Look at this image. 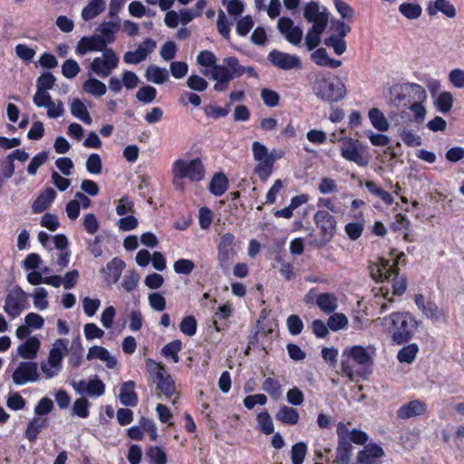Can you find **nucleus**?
Instances as JSON below:
<instances>
[{"label": "nucleus", "instance_id": "cd10ccee", "mask_svg": "<svg viewBox=\"0 0 464 464\" xmlns=\"http://www.w3.org/2000/svg\"><path fill=\"white\" fill-rule=\"evenodd\" d=\"M55 198L56 192L53 188H45L34 201L32 205L33 213L39 214L44 212L53 203Z\"/></svg>", "mask_w": 464, "mask_h": 464}, {"label": "nucleus", "instance_id": "2f4dec72", "mask_svg": "<svg viewBox=\"0 0 464 464\" xmlns=\"http://www.w3.org/2000/svg\"><path fill=\"white\" fill-rule=\"evenodd\" d=\"M311 60L319 66L332 69L338 68L342 65V62L340 60L331 58L324 48H319L312 53Z\"/></svg>", "mask_w": 464, "mask_h": 464}, {"label": "nucleus", "instance_id": "5fc2aeb1", "mask_svg": "<svg viewBox=\"0 0 464 464\" xmlns=\"http://www.w3.org/2000/svg\"><path fill=\"white\" fill-rule=\"evenodd\" d=\"M453 105V96L450 92H442L437 97L435 106L441 113L449 112Z\"/></svg>", "mask_w": 464, "mask_h": 464}, {"label": "nucleus", "instance_id": "09e8293b", "mask_svg": "<svg viewBox=\"0 0 464 464\" xmlns=\"http://www.w3.org/2000/svg\"><path fill=\"white\" fill-rule=\"evenodd\" d=\"M257 164L255 167V173L262 181H266L271 176L274 169V163L272 160L266 158L262 160H256Z\"/></svg>", "mask_w": 464, "mask_h": 464}, {"label": "nucleus", "instance_id": "423d86ee", "mask_svg": "<svg viewBox=\"0 0 464 464\" xmlns=\"http://www.w3.org/2000/svg\"><path fill=\"white\" fill-rule=\"evenodd\" d=\"M225 64L228 66L226 70L225 68H219L218 71V80H221L223 83H219L217 86V92H224L227 89L229 82L236 79L239 78L245 73L247 74L248 77L257 78L258 74L256 69L253 66H243L240 64L239 60L236 56H227L225 57Z\"/></svg>", "mask_w": 464, "mask_h": 464}, {"label": "nucleus", "instance_id": "4d7b16f0", "mask_svg": "<svg viewBox=\"0 0 464 464\" xmlns=\"http://www.w3.org/2000/svg\"><path fill=\"white\" fill-rule=\"evenodd\" d=\"M262 389L274 399H278L282 395L281 384L276 379L271 377L264 381Z\"/></svg>", "mask_w": 464, "mask_h": 464}, {"label": "nucleus", "instance_id": "0eeeda50", "mask_svg": "<svg viewBox=\"0 0 464 464\" xmlns=\"http://www.w3.org/2000/svg\"><path fill=\"white\" fill-rule=\"evenodd\" d=\"M340 153L344 160L359 167H366L371 159L367 148L358 140L352 138H344L341 140Z\"/></svg>", "mask_w": 464, "mask_h": 464}, {"label": "nucleus", "instance_id": "37998d69", "mask_svg": "<svg viewBox=\"0 0 464 464\" xmlns=\"http://www.w3.org/2000/svg\"><path fill=\"white\" fill-rule=\"evenodd\" d=\"M399 12L408 20H416L421 16L422 7L418 3L404 2L399 5Z\"/></svg>", "mask_w": 464, "mask_h": 464}, {"label": "nucleus", "instance_id": "9b49d317", "mask_svg": "<svg viewBox=\"0 0 464 464\" xmlns=\"http://www.w3.org/2000/svg\"><path fill=\"white\" fill-rule=\"evenodd\" d=\"M217 62H218L217 56L214 54L213 52L208 51V50L201 51L197 55V63L199 66L202 67V69L200 71L201 73L204 76L208 77V78L212 79L213 81H215V84H214L213 88L216 92H217V86L219 83H223V82H221V80H218V69L225 68L226 70H227V68H228V66L225 64L226 63L225 58L222 60L221 63H218Z\"/></svg>", "mask_w": 464, "mask_h": 464}, {"label": "nucleus", "instance_id": "393cba45", "mask_svg": "<svg viewBox=\"0 0 464 464\" xmlns=\"http://www.w3.org/2000/svg\"><path fill=\"white\" fill-rule=\"evenodd\" d=\"M314 222L324 237H332L335 233L336 221L328 211L318 210L314 214Z\"/></svg>", "mask_w": 464, "mask_h": 464}, {"label": "nucleus", "instance_id": "412c9836", "mask_svg": "<svg viewBox=\"0 0 464 464\" xmlns=\"http://www.w3.org/2000/svg\"><path fill=\"white\" fill-rule=\"evenodd\" d=\"M91 205L92 201L85 194L77 192L65 206L66 215L69 219L76 220L80 216L81 209H87Z\"/></svg>", "mask_w": 464, "mask_h": 464}, {"label": "nucleus", "instance_id": "338daca9", "mask_svg": "<svg viewBox=\"0 0 464 464\" xmlns=\"http://www.w3.org/2000/svg\"><path fill=\"white\" fill-rule=\"evenodd\" d=\"M80 71L79 63L73 59L66 60L62 65V74L67 79H73Z\"/></svg>", "mask_w": 464, "mask_h": 464}, {"label": "nucleus", "instance_id": "a19ab883", "mask_svg": "<svg viewBox=\"0 0 464 464\" xmlns=\"http://www.w3.org/2000/svg\"><path fill=\"white\" fill-rule=\"evenodd\" d=\"M82 90L93 97H102L106 93L107 87L102 81L91 77L82 83Z\"/></svg>", "mask_w": 464, "mask_h": 464}, {"label": "nucleus", "instance_id": "473e14b6", "mask_svg": "<svg viewBox=\"0 0 464 464\" xmlns=\"http://www.w3.org/2000/svg\"><path fill=\"white\" fill-rule=\"evenodd\" d=\"M154 382L166 398L170 399L177 393L175 381L168 372L162 374V378H157Z\"/></svg>", "mask_w": 464, "mask_h": 464}, {"label": "nucleus", "instance_id": "9d476101", "mask_svg": "<svg viewBox=\"0 0 464 464\" xmlns=\"http://www.w3.org/2000/svg\"><path fill=\"white\" fill-rule=\"evenodd\" d=\"M171 172L178 173L192 182H199L205 178V167L199 158L190 160L177 159L171 166Z\"/></svg>", "mask_w": 464, "mask_h": 464}, {"label": "nucleus", "instance_id": "69168bd1", "mask_svg": "<svg viewBox=\"0 0 464 464\" xmlns=\"http://www.w3.org/2000/svg\"><path fill=\"white\" fill-rule=\"evenodd\" d=\"M55 77L51 72L42 73L36 81V90L48 92L52 90L55 84Z\"/></svg>", "mask_w": 464, "mask_h": 464}, {"label": "nucleus", "instance_id": "4c0bfd02", "mask_svg": "<svg viewBox=\"0 0 464 464\" xmlns=\"http://www.w3.org/2000/svg\"><path fill=\"white\" fill-rule=\"evenodd\" d=\"M228 188V179L224 173H216L210 180L208 189L216 197L222 196Z\"/></svg>", "mask_w": 464, "mask_h": 464}, {"label": "nucleus", "instance_id": "680f3d73", "mask_svg": "<svg viewBox=\"0 0 464 464\" xmlns=\"http://www.w3.org/2000/svg\"><path fill=\"white\" fill-rule=\"evenodd\" d=\"M82 227L84 230L90 234L94 235L100 229V221L93 213H87L82 217Z\"/></svg>", "mask_w": 464, "mask_h": 464}, {"label": "nucleus", "instance_id": "6ab92c4d", "mask_svg": "<svg viewBox=\"0 0 464 464\" xmlns=\"http://www.w3.org/2000/svg\"><path fill=\"white\" fill-rule=\"evenodd\" d=\"M384 456L382 448L376 443H369L359 451L357 462L359 464H382Z\"/></svg>", "mask_w": 464, "mask_h": 464}, {"label": "nucleus", "instance_id": "f704fd0d", "mask_svg": "<svg viewBox=\"0 0 464 464\" xmlns=\"http://www.w3.org/2000/svg\"><path fill=\"white\" fill-rule=\"evenodd\" d=\"M106 7L104 0H90L88 5L82 11V18L84 21H90L102 14Z\"/></svg>", "mask_w": 464, "mask_h": 464}, {"label": "nucleus", "instance_id": "052dcab7", "mask_svg": "<svg viewBox=\"0 0 464 464\" xmlns=\"http://www.w3.org/2000/svg\"><path fill=\"white\" fill-rule=\"evenodd\" d=\"M232 23L228 20L227 15L222 10L218 11L217 27L218 33L226 39H230V26Z\"/></svg>", "mask_w": 464, "mask_h": 464}, {"label": "nucleus", "instance_id": "49530a36", "mask_svg": "<svg viewBox=\"0 0 464 464\" xmlns=\"http://www.w3.org/2000/svg\"><path fill=\"white\" fill-rule=\"evenodd\" d=\"M419 353V346L416 343H410L403 346L397 353V359L402 363H411Z\"/></svg>", "mask_w": 464, "mask_h": 464}, {"label": "nucleus", "instance_id": "7c9ffc66", "mask_svg": "<svg viewBox=\"0 0 464 464\" xmlns=\"http://www.w3.org/2000/svg\"><path fill=\"white\" fill-rule=\"evenodd\" d=\"M48 425V420L44 417H34L28 423L24 436L30 442H34L39 433L46 428Z\"/></svg>", "mask_w": 464, "mask_h": 464}, {"label": "nucleus", "instance_id": "c85d7f7f", "mask_svg": "<svg viewBox=\"0 0 464 464\" xmlns=\"http://www.w3.org/2000/svg\"><path fill=\"white\" fill-rule=\"evenodd\" d=\"M125 268V263L118 257L112 258L103 269L105 273V280L110 284H115L120 279L123 269Z\"/></svg>", "mask_w": 464, "mask_h": 464}, {"label": "nucleus", "instance_id": "864d4df0", "mask_svg": "<svg viewBox=\"0 0 464 464\" xmlns=\"http://www.w3.org/2000/svg\"><path fill=\"white\" fill-rule=\"evenodd\" d=\"M145 454L153 464H167V454L160 447L150 446L146 450Z\"/></svg>", "mask_w": 464, "mask_h": 464}, {"label": "nucleus", "instance_id": "e2e57ef3", "mask_svg": "<svg viewBox=\"0 0 464 464\" xmlns=\"http://www.w3.org/2000/svg\"><path fill=\"white\" fill-rule=\"evenodd\" d=\"M195 267V263L192 260L187 258L178 259L173 264V269L178 275L188 276L192 273Z\"/></svg>", "mask_w": 464, "mask_h": 464}, {"label": "nucleus", "instance_id": "58836bf2", "mask_svg": "<svg viewBox=\"0 0 464 464\" xmlns=\"http://www.w3.org/2000/svg\"><path fill=\"white\" fill-rule=\"evenodd\" d=\"M316 304L324 314H331L338 307L336 296L329 293L318 295L316 297Z\"/></svg>", "mask_w": 464, "mask_h": 464}, {"label": "nucleus", "instance_id": "4be33fe9", "mask_svg": "<svg viewBox=\"0 0 464 464\" xmlns=\"http://www.w3.org/2000/svg\"><path fill=\"white\" fill-rule=\"evenodd\" d=\"M98 34H92L91 36H83L82 37L76 45L75 53L79 56H82L87 53L91 52H103L107 49Z\"/></svg>", "mask_w": 464, "mask_h": 464}, {"label": "nucleus", "instance_id": "f8f14e48", "mask_svg": "<svg viewBox=\"0 0 464 464\" xmlns=\"http://www.w3.org/2000/svg\"><path fill=\"white\" fill-rule=\"evenodd\" d=\"M237 254L236 237L232 233L227 232L220 236L218 244V261L222 269H227L233 263Z\"/></svg>", "mask_w": 464, "mask_h": 464}, {"label": "nucleus", "instance_id": "1a4fd4ad", "mask_svg": "<svg viewBox=\"0 0 464 464\" xmlns=\"http://www.w3.org/2000/svg\"><path fill=\"white\" fill-rule=\"evenodd\" d=\"M29 295L20 286L15 285L10 289L5 298L4 311L10 319L21 315L24 310L29 307Z\"/></svg>", "mask_w": 464, "mask_h": 464}, {"label": "nucleus", "instance_id": "7ed1b4c3", "mask_svg": "<svg viewBox=\"0 0 464 464\" xmlns=\"http://www.w3.org/2000/svg\"><path fill=\"white\" fill-rule=\"evenodd\" d=\"M379 320L396 344L408 343L419 326L416 318L409 312L392 313Z\"/></svg>", "mask_w": 464, "mask_h": 464}, {"label": "nucleus", "instance_id": "8fccbe9b", "mask_svg": "<svg viewBox=\"0 0 464 464\" xmlns=\"http://www.w3.org/2000/svg\"><path fill=\"white\" fill-rule=\"evenodd\" d=\"M257 426L259 430L265 435L274 433V422L270 414L266 411H261L256 416Z\"/></svg>", "mask_w": 464, "mask_h": 464}, {"label": "nucleus", "instance_id": "13d9d810", "mask_svg": "<svg viewBox=\"0 0 464 464\" xmlns=\"http://www.w3.org/2000/svg\"><path fill=\"white\" fill-rule=\"evenodd\" d=\"M198 329V323L193 315H187L185 316L180 324H179V330L180 332L187 335V336H194L197 333Z\"/></svg>", "mask_w": 464, "mask_h": 464}, {"label": "nucleus", "instance_id": "b1692460", "mask_svg": "<svg viewBox=\"0 0 464 464\" xmlns=\"http://www.w3.org/2000/svg\"><path fill=\"white\" fill-rule=\"evenodd\" d=\"M40 348L41 340L36 335H34L18 345L17 354L26 361L33 362L37 357Z\"/></svg>", "mask_w": 464, "mask_h": 464}, {"label": "nucleus", "instance_id": "2eb2a0df", "mask_svg": "<svg viewBox=\"0 0 464 464\" xmlns=\"http://www.w3.org/2000/svg\"><path fill=\"white\" fill-rule=\"evenodd\" d=\"M267 59L275 67L284 71L300 69L302 67V63L298 56L276 49L268 53Z\"/></svg>", "mask_w": 464, "mask_h": 464}, {"label": "nucleus", "instance_id": "bb28decb", "mask_svg": "<svg viewBox=\"0 0 464 464\" xmlns=\"http://www.w3.org/2000/svg\"><path fill=\"white\" fill-rule=\"evenodd\" d=\"M86 359L88 361L99 359L100 361L105 362L109 369H113L117 365L116 358L102 346L93 345L90 347L86 355Z\"/></svg>", "mask_w": 464, "mask_h": 464}, {"label": "nucleus", "instance_id": "c756f323", "mask_svg": "<svg viewBox=\"0 0 464 464\" xmlns=\"http://www.w3.org/2000/svg\"><path fill=\"white\" fill-rule=\"evenodd\" d=\"M135 382L128 381L121 384L120 389L119 399L122 405L134 407L138 403V396L134 391Z\"/></svg>", "mask_w": 464, "mask_h": 464}, {"label": "nucleus", "instance_id": "c03bdc74", "mask_svg": "<svg viewBox=\"0 0 464 464\" xmlns=\"http://www.w3.org/2000/svg\"><path fill=\"white\" fill-rule=\"evenodd\" d=\"M31 295L35 309L44 311L49 307L48 291L44 287L34 288Z\"/></svg>", "mask_w": 464, "mask_h": 464}, {"label": "nucleus", "instance_id": "6e6d98bb", "mask_svg": "<svg viewBox=\"0 0 464 464\" xmlns=\"http://www.w3.org/2000/svg\"><path fill=\"white\" fill-rule=\"evenodd\" d=\"M182 348V343L179 340H174L165 344L162 348V354L169 357L174 362H179V353Z\"/></svg>", "mask_w": 464, "mask_h": 464}, {"label": "nucleus", "instance_id": "3c124183", "mask_svg": "<svg viewBox=\"0 0 464 464\" xmlns=\"http://www.w3.org/2000/svg\"><path fill=\"white\" fill-rule=\"evenodd\" d=\"M365 187L371 194L380 198L386 205H392L393 203L392 196L389 192L382 189L375 182L366 181Z\"/></svg>", "mask_w": 464, "mask_h": 464}, {"label": "nucleus", "instance_id": "774afa93", "mask_svg": "<svg viewBox=\"0 0 464 464\" xmlns=\"http://www.w3.org/2000/svg\"><path fill=\"white\" fill-rule=\"evenodd\" d=\"M348 324L347 317L341 313L332 314L327 321V326L332 331H339L343 329Z\"/></svg>", "mask_w": 464, "mask_h": 464}, {"label": "nucleus", "instance_id": "603ef678", "mask_svg": "<svg viewBox=\"0 0 464 464\" xmlns=\"http://www.w3.org/2000/svg\"><path fill=\"white\" fill-rule=\"evenodd\" d=\"M307 454L306 443L300 441L294 444L290 450L292 464H303Z\"/></svg>", "mask_w": 464, "mask_h": 464}, {"label": "nucleus", "instance_id": "c9c22d12", "mask_svg": "<svg viewBox=\"0 0 464 464\" xmlns=\"http://www.w3.org/2000/svg\"><path fill=\"white\" fill-rule=\"evenodd\" d=\"M397 92H407V94H412L416 102L424 101L426 99V92L422 86L418 83L407 82L400 85L393 86V93Z\"/></svg>", "mask_w": 464, "mask_h": 464}, {"label": "nucleus", "instance_id": "79ce46f5", "mask_svg": "<svg viewBox=\"0 0 464 464\" xmlns=\"http://www.w3.org/2000/svg\"><path fill=\"white\" fill-rule=\"evenodd\" d=\"M146 79L156 84H162L169 80V72L165 68L156 65H150L145 73Z\"/></svg>", "mask_w": 464, "mask_h": 464}, {"label": "nucleus", "instance_id": "0e129e2a", "mask_svg": "<svg viewBox=\"0 0 464 464\" xmlns=\"http://www.w3.org/2000/svg\"><path fill=\"white\" fill-rule=\"evenodd\" d=\"M90 405L89 401L85 398L76 399L72 407V413L82 419H86L90 414Z\"/></svg>", "mask_w": 464, "mask_h": 464}, {"label": "nucleus", "instance_id": "ddd939ff", "mask_svg": "<svg viewBox=\"0 0 464 464\" xmlns=\"http://www.w3.org/2000/svg\"><path fill=\"white\" fill-rule=\"evenodd\" d=\"M414 303L422 314L433 323H446L448 312L440 308L435 302L426 299L421 294L414 296Z\"/></svg>", "mask_w": 464, "mask_h": 464}, {"label": "nucleus", "instance_id": "ea45409f", "mask_svg": "<svg viewBox=\"0 0 464 464\" xmlns=\"http://www.w3.org/2000/svg\"><path fill=\"white\" fill-rule=\"evenodd\" d=\"M368 117L372 125L377 130L384 132L389 130L390 123L381 110L377 108L371 109L368 112Z\"/></svg>", "mask_w": 464, "mask_h": 464}, {"label": "nucleus", "instance_id": "aec40b11", "mask_svg": "<svg viewBox=\"0 0 464 464\" xmlns=\"http://www.w3.org/2000/svg\"><path fill=\"white\" fill-rule=\"evenodd\" d=\"M426 12L430 17L441 14L451 19L457 15V10L450 0H430L427 4Z\"/></svg>", "mask_w": 464, "mask_h": 464}, {"label": "nucleus", "instance_id": "a18cd8bd", "mask_svg": "<svg viewBox=\"0 0 464 464\" xmlns=\"http://www.w3.org/2000/svg\"><path fill=\"white\" fill-rule=\"evenodd\" d=\"M325 28L318 27L317 25H313L305 34L304 42L306 48L309 51L316 48L321 43V35L324 33Z\"/></svg>", "mask_w": 464, "mask_h": 464}, {"label": "nucleus", "instance_id": "5701e85b", "mask_svg": "<svg viewBox=\"0 0 464 464\" xmlns=\"http://www.w3.org/2000/svg\"><path fill=\"white\" fill-rule=\"evenodd\" d=\"M121 28V19L118 18L113 21H105L100 24L97 32L100 34L98 37L102 40V44L107 47L116 40V34Z\"/></svg>", "mask_w": 464, "mask_h": 464}, {"label": "nucleus", "instance_id": "de8ad7c7", "mask_svg": "<svg viewBox=\"0 0 464 464\" xmlns=\"http://www.w3.org/2000/svg\"><path fill=\"white\" fill-rule=\"evenodd\" d=\"M353 449V445L349 441H338L335 459L336 463L349 464Z\"/></svg>", "mask_w": 464, "mask_h": 464}, {"label": "nucleus", "instance_id": "bf43d9fd", "mask_svg": "<svg viewBox=\"0 0 464 464\" xmlns=\"http://www.w3.org/2000/svg\"><path fill=\"white\" fill-rule=\"evenodd\" d=\"M324 44L332 48L336 55H342L346 51V41L343 37L331 35L324 40Z\"/></svg>", "mask_w": 464, "mask_h": 464}, {"label": "nucleus", "instance_id": "39448f33", "mask_svg": "<svg viewBox=\"0 0 464 464\" xmlns=\"http://www.w3.org/2000/svg\"><path fill=\"white\" fill-rule=\"evenodd\" d=\"M68 344L69 340L64 338L56 339L52 343L47 358L40 362V370L45 379H53L62 372Z\"/></svg>", "mask_w": 464, "mask_h": 464}, {"label": "nucleus", "instance_id": "f257e3e1", "mask_svg": "<svg viewBox=\"0 0 464 464\" xmlns=\"http://www.w3.org/2000/svg\"><path fill=\"white\" fill-rule=\"evenodd\" d=\"M398 262L393 259L379 258L370 266V274L376 281L382 283L374 288V304L380 307V313L385 312L395 301V296L401 295L407 288L406 280L400 276L397 268Z\"/></svg>", "mask_w": 464, "mask_h": 464}, {"label": "nucleus", "instance_id": "f03ea898", "mask_svg": "<svg viewBox=\"0 0 464 464\" xmlns=\"http://www.w3.org/2000/svg\"><path fill=\"white\" fill-rule=\"evenodd\" d=\"M375 348L372 345L366 347L353 345L343 352L341 368L343 373L351 379L356 377L366 378L371 373L373 364Z\"/></svg>", "mask_w": 464, "mask_h": 464}, {"label": "nucleus", "instance_id": "dca6fc26", "mask_svg": "<svg viewBox=\"0 0 464 464\" xmlns=\"http://www.w3.org/2000/svg\"><path fill=\"white\" fill-rule=\"evenodd\" d=\"M304 17L313 25L326 28L329 20V12L317 2H309L304 8Z\"/></svg>", "mask_w": 464, "mask_h": 464}, {"label": "nucleus", "instance_id": "a211bd4d", "mask_svg": "<svg viewBox=\"0 0 464 464\" xmlns=\"http://www.w3.org/2000/svg\"><path fill=\"white\" fill-rule=\"evenodd\" d=\"M277 27L285 38L294 45H298L303 38V31L300 27L295 26L293 21L288 17H281L278 20Z\"/></svg>", "mask_w": 464, "mask_h": 464}, {"label": "nucleus", "instance_id": "20e7f679", "mask_svg": "<svg viewBox=\"0 0 464 464\" xmlns=\"http://www.w3.org/2000/svg\"><path fill=\"white\" fill-rule=\"evenodd\" d=\"M313 92L321 100L334 102L345 96L346 88L340 78L324 73L316 75Z\"/></svg>", "mask_w": 464, "mask_h": 464}, {"label": "nucleus", "instance_id": "72a5a7b5", "mask_svg": "<svg viewBox=\"0 0 464 464\" xmlns=\"http://www.w3.org/2000/svg\"><path fill=\"white\" fill-rule=\"evenodd\" d=\"M70 111L73 117L82 121L87 125H91L92 119L88 111L86 105L80 99H73L70 102Z\"/></svg>", "mask_w": 464, "mask_h": 464}, {"label": "nucleus", "instance_id": "e433bc0d", "mask_svg": "<svg viewBox=\"0 0 464 464\" xmlns=\"http://www.w3.org/2000/svg\"><path fill=\"white\" fill-rule=\"evenodd\" d=\"M276 419L286 425H295L299 421V413L295 408L283 405L276 414Z\"/></svg>", "mask_w": 464, "mask_h": 464}, {"label": "nucleus", "instance_id": "a878e982", "mask_svg": "<svg viewBox=\"0 0 464 464\" xmlns=\"http://www.w3.org/2000/svg\"><path fill=\"white\" fill-rule=\"evenodd\" d=\"M427 408L426 404L419 400L411 401L401 405L397 411V417L399 419L406 420L420 416L425 413Z\"/></svg>", "mask_w": 464, "mask_h": 464}, {"label": "nucleus", "instance_id": "4468645a", "mask_svg": "<svg viewBox=\"0 0 464 464\" xmlns=\"http://www.w3.org/2000/svg\"><path fill=\"white\" fill-rule=\"evenodd\" d=\"M39 379L38 365L34 362H20L12 373V381L18 386L36 382Z\"/></svg>", "mask_w": 464, "mask_h": 464}, {"label": "nucleus", "instance_id": "6e6552de", "mask_svg": "<svg viewBox=\"0 0 464 464\" xmlns=\"http://www.w3.org/2000/svg\"><path fill=\"white\" fill-rule=\"evenodd\" d=\"M120 58L112 48L105 49L101 56L95 57L88 66L89 73L100 78L109 77L119 67Z\"/></svg>", "mask_w": 464, "mask_h": 464}, {"label": "nucleus", "instance_id": "f3484780", "mask_svg": "<svg viewBox=\"0 0 464 464\" xmlns=\"http://www.w3.org/2000/svg\"><path fill=\"white\" fill-rule=\"evenodd\" d=\"M74 391L80 395H87L91 398H98L104 394L105 384L97 376L85 381L81 380L72 383Z\"/></svg>", "mask_w": 464, "mask_h": 464}]
</instances>
